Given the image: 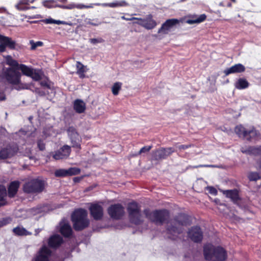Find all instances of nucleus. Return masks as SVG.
Instances as JSON below:
<instances>
[{"label": "nucleus", "mask_w": 261, "mask_h": 261, "mask_svg": "<svg viewBox=\"0 0 261 261\" xmlns=\"http://www.w3.org/2000/svg\"><path fill=\"white\" fill-rule=\"evenodd\" d=\"M186 216L179 215L176 219L171 221L167 228V237L174 240L182 231V226L187 225Z\"/></svg>", "instance_id": "obj_1"}, {"label": "nucleus", "mask_w": 261, "mask_h": 261, "mask_svg": "<svg viewBox=\"0 0 261 261\" xmlns=\"http://www.w3.org/2000/svg\"><path fill=\"white\" fill-rule=\"evenodd\" d=\"M204 255L206 260L212 259L214 257L213 261H224L227 258L226 252L223 248H215L210 244L204 246Z\"/></svg>", "instance_id": "obj_2"}, {"label": "nucleus", "mask_w": 261, "mask_h": 261, "mask_svg": "<svg viewBox=\"0 0 261 261\" xmlns=\"http://www.w3.org/2000/svg\"><path fill=\"white\" fill-rule=\"evenodd\" d=\"M87 211L83 209H79L73 213L71 219L75 230H81L89 225V220L87 219Z\"/></svg>", "instance_id": "obj_3"}, {"label": "nucleus", "mask_w": 261, "mask_h": 261, "mask_svg": "<svg viewBox=\"0 0 261 261\" xmlns=\"http://www.w3.org/2000/svg\"><path fill=\"white\" fill-rule=\"evenodd\" d=\"M3 75L9 83L17 86L15 88L16 89L25 88L24 86L20 82L21 73L14 68L9 67L5 69L3 72Z\"/></svg>", "instance_id": "obj_4"}, {"label": "nucleus", "mask_w": 261, "mask_h": 261, "mask_svg": "<svg viewBox=\"0 0 261 261\" xmlns=\"http://www.w3.org/2000/svg\"><path fill=\"white\" fill-rule=\"evenodd\" d=\"M127 210L130 221L132 223L138 225L142 222L140 207L137 203L135 202L129 203Z\"/></svg>", "instance_id": "obj_5"}, {"label": "nucleus", "mask_w": 261, "mask_h": 261, "mask_svg": "<svg viewBox=\"0 0 261 261\" xmlns=\"http://www.w3.org/2000/svg\"><path fill=\"white\" fill-rule=\"evenodd\" d=\"M44 181L38 179H33L23 185V191L27 193H40L44 189Z\"/></svg>", "instance_id": "obj_6"}, {"label": "nucleus", "mask_w": 261, "mask_h": 261, "mask_svg": "<svg viewBox=\"0 0 261 261\" xmlns=\"http://www.w3.org/2000/svg\"><path fill=\"white\" fill-rule=\"evenodd\" d=\"M146 217L152 222L162 223L169 217V212L167 210L154 211L150 212L148 210L144 211Z\"/></svg>", "instance_id": "obj_7"}, {"label": "nucleus", "mask_w": 261, "mask_h": 261, "mask_svg": "<svg viewBox=\"0 0 261 261\" xmlns=\"http://www.w3.org/2000/svg\"><path fill=\"white\" fill-rule=\"evenodd\" d=\"M108 212L112 218L119 219L123 216L124 210V207L120 204H115L108 208Z\"/></svg>", "instance_id": "obj_8"}, {"label": "nucleus", "mask_w": 261, "mask_h": 261, "mask_svg": "<svg viewBox=\"0 0 261 261\" xmlns=\"http://www.w3.org/2000/svg\"><path fill=\"white\" fill-rule=\"evenodd\" d=\"M182 22V19L179 20L175 18L167 19L162 24L158 33L159 34H167L174 25Z\"/></svg>", "instance_id": "obj_9"}, {"label": "nucleus", "mask_w": 261, "mask_h": 261, "mask_svg": "<svg viewBox=\"0 0 261 261\" xmlns=\"http://www.w3.org/2000/svg\"><path fill=\"white\" fill-rule=\"evenodd\" d=\"M70 152V147L67 145H65L60 149L55 151L53 157L56 160L66 159L69 156Z\"/></svg>", "instance_id": "obj_10"}, {"label": "nucleus", "mask_w": 261, "mask_h": 261, "mask_svg": "<svg viewBox=\"0 0 261 261\" xmlns=\"http://www.w3.org/2000/svg\"><path fill=\"white\" fill-rule=\"evenodd\" d=\"M18 148L15 145L9 146L0 151V158H10L15 155L18 152Z\"/></svg>", "instance_id": "obj_11"}, {"label": "nucleus", "mask_w": 261, "mask_h": 261, "mask_svg": "<svg viewBox=\"0 0 261 261\" xmlns=\"http://www.w3.org/2000/svg\"><path fill=\"white\" fill-rule=\"evenodd\" d=\"M188 237L194 242L201 241L203 238V233L198 226L192 227L188 231Z\"/></svg>", "instance_id": "obj_12"}, {"label": "nucleus", "mask_w": 261, "mask_h": 261, "mask_svg": "<svg viewBox=\"0 0 261 261\" xmlns=\"http://www.w3.org/2000/svg\"><path fill=\"white\" fill-rule=\"evenodd\" d=\"M174 150L172 148H161L153 152V156L155 160H162L166 158L171 154Z\"/></svg>", "instance_id": "obj_13"}, {"label": "nucleus", "mask_w": 261, "mask_h": 261, "mask_svg": "<svg viewBox=\"0 0 261 261\" xmlns=\"http://www.w3.org/2000/svg\"><path fill=\"white\" fill-rule=\"evenodd\" d=\"M138 20H140L139 25L147 30H151L154 28L157 25L156 21L153 19L151 15H147V17L144 19L139 18Z\"/></svg>", "instance_id": "obj_14"}, {"label": "nucleus", "mask_w": 261, "mask_h": 261, "mask_svg": "<svg viewBox=\"0 0 261 261\" xmlns=\"http://www.w3.org/2000/svg\"><path fill=\"white\" fill-rule=\"evenodd\" d=\"M81 172L79 168H70L67 170L61 169L57 170L55 172L56 177H64L66 176H71L79 174Z\"/></svg>", "instance_id": "obj_15"}, {"label": "nucleus", "mask_w": 261, "mask_h": 261, "mask_svg": "<svg viewBox=\"0 0 261 261\" xmlns=\"http://www.w3.org/2000/svg\"><path fill=\"white\" fill-rule=\"evenodd\" d=\"M90 214L93 218L96 220H100L103 216V208L98 204H92L89 208Z\"/></svg>", "instance_id": "obj_16"}, {"label": "nucleus", "mask_w": 261, "mask_h": 261, "mask_svg": "<svg viewBox=\"0 0 261 261\" xmlns=\"http://www.w3.org/2000/svg\"><path fill=\"white\" fill-rule=\"evenodd\" d=\"M50 253V250L46 246H44L38 252L34 261H48V257Z\"/></svg>", "instance_id": "obj_17"}, {"label": "nucleus", "mask_w": 261, "mask_h": 261, "mask_svg": "<svg viewBox=\"0 0 261 261\" xmlns=\"http://www.w3.org/2000/svg\"><path fill=\"white\" fill-rule=\"evenodd\" d=\"M60 231L65 237H69L71 235V227L66 220H63L60 223Z\"/></svg>", "instance_id": "obj_18"}, {"label": "nucleus", "mask_w": 261, "mask_h": 261, "mask_svg": "<svg viewBox=\"0 0 261 261\" xmlns=\"http://www.w3.org/2000/svg\"><path fill=\"white\" fill-rule=\"evenodd\" d=\"M245 66L242 64L239 63L225 69L223 72L226 76H227L230 74L242 73L245 71Z\"/></svg>", "instance_id": "obj_19"}, {"label": "nucleus", "mask_w": 261, "mask_h": 261, "mask_svg": "<svg viewBox=\"0 0 261 261\" xmlns=\"http://www.w3.org/2000/svg\"><path fill=\"white\" fill-rule=\"evenodd\" d=\"M206 18V15L204 14L200 15H193L189 16V18L186 20L185 22L189 24L200 23L204 21Z\"/></svg>", "instance_id": "obj_20"}, {"label": "nucleus", "mask_w": 261, "mask_h": 261, "mask_svg": "<svg viewBox=\"0 0 261 261\" xmlns=\"http://www.w3.org/2000/svg\"><path fill=\"white\" fill-rule=\"evenodd\" d=\"M0 43L4 44L6 47L10 49H15L16 45V42L11 38L2 35H0Z\"/></svg>", "instance_id": "obj_21"}, {"label": "nucleus", "mask_w": 261, "mask_h": 261, "mask_svg": "<svg viewBox=\"0 0 261 261\" xmlns=\"http://www.w3.org/2000/svg\"><path fill=\"white\" fill-rule=\"evenodd\" d=\"M62 241V238L60 236L54 235L49 238L48 245L51 247H56L61 245Z\"/></svg>", "instance_id": "obj_22"}, {"label": "nucleus", "mask_w": 261, "mask_h": 261, "mask_svg": "<svg viewBox=\"0 0 261 261\" xmlns=\"http://www.w3.org/2000/svg\"><path fill=\"white\" fill-rule=\"evenodd\" d=\"M20 182L18 181L12 182L8 188V195L10 197H13L16 194Z\"/></svg>", "instance_id": "obj_23"}, {"label": "nucleus", "mask_w": 261, "mask_h": 261, "mask_svg": "<svg viewBox=\"0 0 261 261\" xmlns=\"http://www.w3.org/2000/svg\"><path fill=\"white\" fill-rule=\"evenodd\" d=\"M222 192L227 197L233 201H236L239 199L238 192L237 190H224Z\"/></svg>", "instance_id": "obj_24"}, {"label": "nucleus", "mask_w": 261, "mask_h": 261, "mask_svg": "<svg viewBox=\"0 0 261 261\" xmlns=\"http://www.w3.org/2000/svg\"><path fill=\"white\" fill-rule=\"evenodd\" d=\"M74 109L78 113H82L85 110L86 105L82 100L77 99L74 102Z\"/></svg>", "instance_id": "obj_25"}, {"label": "nucleus", "mask_w": 261, "mask_h": 261, "mask_svg": "<svg viewBox=\"0 0 261 261\" xmlns=\"http://www.w3.org/2000/svg\"><path fill=\"white\" fill-rule=\"evenodd\" d=\"M249 86L248 82L244 78H240L234 84L236 88L241 90L247 88Z\"/></svg>", "instance_id": "obj_26"}, {"label": "nucleus", "mask_w": 261, "mask_h": 261, "mask_svg": "<svg viewBox=\"0 0 261 261\" xmlns=\"http://www.w3.org/2000/svg\"><path fill=\"white\" fill-rule=\"evenodd\" d=\"M234 131L240 137H242L245 139H248L249 137L248 135V130H246L242 125H238L235 127Z\"/></svg>", "instance_id": "obj_27"}, {"label": "nucleus", "mask_w": 261, "mask_h": 261, "mask_svg": "<svg viewBox=\"0 0 261 261\" xmlns=\"http://www.w3.org/2000/svg\"><path fill=\"white\" fill-rule=\"evenodd\" d=\"M13 233L18 236H29L32 234V232L28 231L23 227L17 226L13 229Z\"/></svg>", "instance_id": "obj_28"}, {"label": "nucleus", "mask_w": 261, "mask_h": 261, "mask_svg": "<svg viewBox=\"0 0 261 261\" xmlns=\"http://www.w3.org/2000/svg\"><path fill=\"white\" fill-rule=\"evenodd\" d=\"M66 6V9H73L74 8H76L78 9H82L85 8H93V6L92 4L90 5H85L82 4H75L73 3H70Z\"/></svg>", "instance_id": "obj_29"}, {"label": "nucleus", "mask_w": 261, "mask_h": 261, "mask_svg": "<svg viewBox=\"0 0 261 261\" xmlns=\"http://www.w3.org/2000/svg\"><path fill=\"white\" fill-rule=\"evenodd\" d=\"M18 69L21 71L22 73L24 75H27L28 76H30V75H31L32 74L34 70L33 68L27 66L24 64H20L18 67Z\"/></svg>", "instance_id": "obj_30"}, {"label": "nucleus", "mask_w": 261, "mask_h": 261, "mask_svg": "<svg viewBox=\"0 0 261 261\" xmlns=\"http://www.w3.org/2000/svg\"><path fill=\"white\" fill-rule=\"evenodd\" d=\"M71 143L72 144V147L74 148H78L79 149H81V144L80 143V138L79 137V135L77 134V136L73 135L71 136L70 138Z\"/></svg>", "instance_id": "obj_31"}, {"label": "nucleus", "mask_w": 261, "mask_h": 261, "mask_svg": "<svg viewBox=\"0 0 261 261\" xmlns=\"http://www.w3.org/2000/svg\"><path fill=\"white\" fill-rule=\"evenodd\" d=\"M77 73L80 77L84 78L85 77L84 73L86 71L85 69L84 66L80 62H76Z\"/></svg>", "instance_id": "obj_32"}, {"label": "nucleus", "mask_w": 261, "mask_h": 261, "mask_svg": "<svg viewBox=\"0 0 261 261\" xmlns=\"http://www.w3.org/2000/svg\"><path fill=\"white\" fill-rule=\"evenodd\" d=\"M100 24L101 22H99L97 19H91L90 18H86L84 20V23H83V25L86 27L89 25L98 26Z\"/></svg>", "instance_id": "obj_33"}, {"label": "nucleus", "mask_w": 261, "mask_h": 261, "mask_svg": "<svg viewBox=\"0 0 261 261\" xmlns=\"http://www.w3.org/2000/svg\"><path fill=\"white\" fill-rule=\"evenodd\" d=\"M34 0L30 1V0H20L19 3L16 5V8L19 10H24L27 8L24 5H28L29 3H33Z\"/></svg>", "instance_id": "obj_34"}, {"label": "nucleus", "mask_w": 261, "mask_h": 261, "mask_svg": "<svg viewBox=\"0 0 261 261\" xmlns=\"http://www.w3.org/2000/svg\"><path fill=\"white\" fill-rule=\"evenodd\" d=\"M247 176L250 181H257L260 178V175L257 172H250Z\"/></svg>", "instance_id": "obj_35"}, {"label": "nucleus", "mask_w": 261, "mask_h": 261, "mask_svg": "<svg viewBox=\"0 0 261 261\" xmlns=\"http://www.w3.org/2000/svg\"><path fill=\"white\" fill-rule=\"evenodd\" d=\"M122 83L120 82L115 83L112 87V92L114 95H117L119 91L121 88Z\"/></svg>", "instance_id": "obj_36"}, {"label": "nucleus", "mask_w": 261, "mask_h": 261, "mask_svg": "<svg viewBox=\"0 0 261 261\" xmlns=\"http://www.w3.org/2000/svg\"><path fill=\"white\" fill-rule=\"evenodd\" d=\"M7 64L12 66V67H18L19 65L18 63L15 60L13 59L11 57L8 56L6 58Z\"/></svg>", "instance_id": "obj_37"}, {"label": "nucleus", "mask_w": 261, "mask_h": 261, "mask_svg": "<svg viewBox=\"0 0 261 261\" xmlns=\"http://www.w3.org/2000/svg\"><path fill=\"white\" fill-rule=\"evenodd\" d=\"M248 135L249 138L246 139L250 141L257 138L258 135V133L254 128H252L248 130Z\"/></svg>", "instance_id": "obj_38"}, {"label": "nucleus", "mask_w": 261, "mask_h": 261, "mask_svg": "<svg viewBox=\"0 0 261 261\" xmlns=\"http://www.w3.org/2000/svg\"><path fill=\"white\" fill-rule=\"evenodd\" d=\"M30 77H32L34 80L38 81L41 80V75L39 71L34 69L33 73L30 75Z\"/></svg>", "instance_id": "obj_39"}, {"label": "nucleus", "mask_w": 261, "mask_h": 261, "mask_svg": "<svg viewBox=\"0 0 261 261\" xmlns=\"http://www.w3.org/2000/svg\"><path fill=\"white\" fill-rule=\"evenodd\" d=\"M106 6H108L110 7L114 8L118 7L121 6H124L127 5V4L125 2H117L115 3H111L109 4H106Z\"/></svg>", "instance_id": "obj_40"}, {"label": "nucleus", "mask_w": 261, "mask_h": 261, "mask_svg": "<svg viewBox=\"0 0 261 261\" xmlns=\"http://www.w3.org/2000/svg\"><path fill=\"white\" fill-rule=\"evenodd\" d=\"M30 44L31 45V49L35 50L38 46H42L43 45V42L41 41L34 42L33 40L30 41Z\"/></svg>", "instance_id": "obj_41"}, {"label": "nucleus", "mask_w": 261, "mask_h": 261, "mask_svg": "<svg viewBox=\"0 0 261 261\" xmlns=\"http://www.w3.org/2000/svg\"><path fill=\"white\" fill-rule=\"evenodd\" d=\"M6 196V189L3 186H0V202L2 201Z\"/></svg>", "instance_id": "obj_42"}, {"label": "nucleus", "mask_w": 261, "mask_h": 261, "mask_svg": "<svg viewBox=\"0 0 261 261\" xmlns=\"http://www.w3.org/2000/svg\"><path fill=\"white\" fill-rule=\"evenodd\" d=\"M55 2L54 0H47L43 2V5L44 7L51 8L54 7V3Z\"/></svg>", "instance_id": "obj_43"}, {"label": "nucleus", "mask_w": 261, "mask_h": 261, "mask_svg": "<svg viewBox=\"0 0 261 261\" xmlns=\"http://www.w3.org/2000/svg\"><path fill=\"white\" fill-rule=\"evenodd\" d=\"M67 133L70 138L73 135L77 136V133L73 127H69L67 129Z\"/></svg>", "instance_id": "obj_44"}, {"label": "nucleus", "mask_w": 261, "mask_h": 261, "mask_svg": "<svg viewBox=\"0 0 261 261\" xmlns=\"http://www.w3.org/2000/svg\"><path fill=\"white\" fill-rule=\"evenodd\" d=\"M11 221V219L10 218H4L0 220V227L6 225L10 223Z\"/></svg>", "instance_id": "obj_45"}, {"label": "nucleus", "mask_w": 261, "mask_h": 261, "mask_svg": "<svg viewBox=\"0 0 261 261\" xmlns=\"http://www.w3.org/2000/svg\"><path fill=\"white\" fill-rule=\"evenodd\" d=\"M152 148L151 146H146L142 147L138 152V154H140L142 153H144L149 151Z\"/></svg>", "instance_id": "obj_46"}, {"label": "nucleus", "mask_w": 261, "mask_h": 261, "mask_svg": "<svg viewBox=\"0 0 261 261\" xmlns=\"http://www.w3.org/2000/svg\"><path fill=\"white\" fill-rule=\"evenodd\" d=\"M192 146H193V145L191 144H188V145H178V146H177V148L179 150H182L187 149L188 148L191 147Z\"/></svg>", "instance_id": "obj_47"}, {"label": "nucleus", "mask_w": 261, "mask_h": 261, "mask_svg": "<svg viewBox=\"0 0 261 261\" xmlns=\"http://www.w3.org/2000/svg\"><path fill=\"white\" fill-rule=\"evenodd\" d=\"M104 41L103 39L102 38H92L90 39V42L92 44H96L98 43H102Z\"/></svg>", "instance_id": "obj_48"}, {"label": "nucleus", "mask_w": 261, "mask_h": 261, "mask_svg": "<svg viewBox=\"0 0 261 261\" xmlns=\"http://www.w3.org/2000/svg\"><path fill=\"white\" fill-rule=\"evenodd\" d=\"M251 151L254 154H261V146L252 148Z\"/></svg>", "instance_id": "obj_49"}, {"label": "nucleus", "mask_w": 261, "mask_h": 261, "mask_svg": "<svg viewBox=\"0 0 261 261\" xmlns=\"http://www.w3.org/2000/svg\"><path fill=\"white\" fill-rule=\"evenodd\" d=\"M207 190H208L209 193L212 195H216L217 194V191L214 187H209L207 188Z\"/></svg>", "instance_id": "obj_50"}, {"label": "nucleus", "mask_w": 261, "mask_h": 261, "mask_svg": "<svg viewBox=\"0 0 261 261\" xmlns=\"http://www.w3.org/2000/svg\"><path fill=\"white\" fill-rule=\"evenodd\" d=\"M38 146L40 150H43L45 149V144L42 141L38 142Z\"/></svg>", "instance_id": "obj_51"}, {"label": "nucleus", "mask_w": 261, "mask_h": 261, "mask_svg": "<svg viewBox=\"0 0 261 261\" xmlns=\"http://www.w3.org/2000/svg\"><path fill=\"white\" fill-rule=\"evenodd\" d=\"M46 24L55 23V20L52 18L46 19L43 20Z\"/></svg>", "instance_id": "obj_52"}, {"label": "nucleus", "mask_w": 261, "mask_h": 261, "mask_svg": "<svg viewBox=\"0 0 261 261\" xmlns=\"http://www.w3.org/2000/svg\"><path fill=\"white\" fill-rule=\"evenodd\" d=\"M216 166L212 165H200L197 166H195V168H199V167H216Z\"/></svg>", "instance_id": "obj_53"}, {"label": "nucleus", "mask_w": 261, "mask_h": 261, "mask_svg": "<svg viewBox=\"0 0 261 261\" xmlns=\"http://www.w3.org/2000/svg\"><path fill=\"white\" fill-rule=\"evenodd\" d=\"M122 19L126 20H138L139 18L136 17H131V18H126L124 16H122Z\"/></svg>", "instance_id": "obj_54"}, {"label": "nucleus", "mask_w": 261, "mask_h": 261, "mask_svg": "<svg viewBox=\"0 0 261 261\" xmlns=\"http://www.w3.org/2000/svg\"><path fill=\"white\" fill-rule=\"evenodd\" d=\"M6 47L4 44L1 43V44H0V51L4 52L6 49Z\"/></svg>", "instance_id": "obj_55"}, {"label": "nucleus", "mask_w": 261, "mask_h": 261, "mask_svg": "<svg viewBox=\"0 0 261 261\" xmlns=\"http://www.w3.org/2000/svg\"><path fill=\"white\" fill-rule=\"evenodd\" d=\"M61 24L68 25L69 26H72L73 25L72 23L71 22H66L64 21H62Z\"/></svg>", "instance_id": "obj_56"}, {"label": "nucleus", "mask_w": 261, "mask_h": 261, "mask_svg": "<svg viewBox=\"0 0 261 261\" xmlns=\"http://www.w3.org/2000/svg\"><path fill=\"white\" fill-rule=\"evenodd\" d=\"M54 7H58L61 9H66V6L65 5H57L55 6Z\"/></svg>", "instance_id": "obj_57"}, {"label": "nucleus", "mask_w": 261, "mask_h": 261, "mask_svg": "<svg viewBox=\"0 0 261 261\" xmlns=\"http://www.w3.org/2000/svg\"><path fill=\"white\" fill-rule=\"evenodd\" d=\"M61 23H62V21L58 20H55V24H61Z\"/></svg>", "instance_id": "obj_58"}, {"label": "nucleus", "mask_w": 261, "mask_h": 261, "mask_svg": "<svg viewBox=\"0 0 261 261\" xmlns=\"http://www.w3.org/2000/svg\"><path fill=\"white\" fill-rule=\"evenodd\" d=\"M41 17H42L40 15H36V16L33 17L34 18H41Z\"/></svg>", "instance_id": "obj_59"}, {"label": "nucleus", "mask_w": 261, "mask_h": 261, "mask_svg": "<svg viewBox=\"0 0 261 261\" xmlns=\"http://www.w3.org/2000/svg\"><path fill=\"white\" fill-rule=\"evenodd\" d=\"M40 85H41V86H46V85H47V84H46V83H44V82H41L40 83Z\"/></svg>", "instance_id": "obj_60"}, {"label": "nucleus", "mask_w": 261, "mask_h": 261, "mask_svg": "<svg viewBox=\"0 0 261 261\" xmlns=\"http://www.w3.org/2000/svg\"><path fill=\"white\" fill-rule=\"evenodd\" d=\"M40 230H40V229H36V230H35L36 234V235H37V234H38L39 233V232L40 231Z\"/></svg>", "instance_id": "obj_61"}, {"label": "nucleus", "mask_w": 261, "mask_h": 261, "mask_svg": "<svg viewBox=\"0 0 261 261\" xmlns=\"http://www.w3.org/2000/svg\"><path fill=\"white\" fill-rule=\"evenodd\" d=\"M60 1L63 3H66L67 0H60Z\"/></svg>", "instance_id": "obj_62"}, {"label": "nucleus", "mask_w": 261, "mask_h": 261, "mask_svg": "<svg viewBox=\"0 0 261 261\" xmlns=\"http://www.w3.org/2000/svg\"><path fill=\"white\" fill-rule=\"evenodd\" d=\"M139 22H140V20H138V21L134 22V23L138 24H139Z\"/></svg>", "instance_id": "obj_63"}, {"label": "nucleus", "mask_w": 261, "mask_h": 261, "mask_svg": "<svg viewBox=\"0 0 261 261\" xmlns=\"http://www.w3.org/2000/svg\"><path fill=\"white\" fill-rule=\"evenodd\" d=\"M259 169H261V164L259 165Z\"/></svg>", "instance_id": "obj_64"}]
</instances>
